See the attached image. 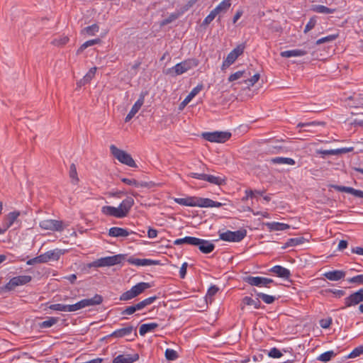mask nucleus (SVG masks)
Returning <instances> with one entry per match:
<instances>
[{"mask_svg": "<svg viewBox=\"0 0 363 363\" xmlns=\"http://www.w3.org/2000/svg\"><path fill=\"white\" fill-rule=\"evenodd\" d=\"M269 271L276 274L279 277L284 279H289L291 275L290 271L288 269L280 265L274 266Z\"/></svg>", "mask_w": 363, "mask_h": 363, "instance_id": "5701e85b", "label": "nucleus"}, {"mask_svg": "<svg viewBox=\"0 0 363 363\" xmlns=\"http://www.w3.org/2000/svg\"><path fill=\"white\" fill-rule=\"evenodd\" d=\"M39 225L44 230L52 231H62L64 229L62 221L57 220H43L40 222Z\"/></svg>", "mask_w": 363, "mask_h": 363, "instance_id": "f8f14e48", "label": "nucleus"}, {"mask_svg": "<svg viewBox=\"0 0 363 363\" xmlns=\"http://www.w3.org/2000/svg\"><path fill=\"white\" fill-rule=\"evenodd\" d=\"M69 177L72 179V182L73 184H77L79 181V178L77 176V168L74 164H71L69 167Z\"/></svg>", "mask_w": 363, "mask_h": 363, "instance_id": "79ce46f5", "label": "nucleus"}, {"mask_svg": "<svg viewBox=\"0 0 363 363\" xmlns=\"http://www.w3.org/2000/svg\"><path fill=\"white\" fill-rule=\"evenodd\" d=\"M269 149L273 153H280L283 152L286 150V147L281 145H271L269 146Z\"/></svg>", "mask_w": 363, "mask_h": 363, "instance_id": "5fc2aeb1", "label": "nucleus"}, {"mask_svg": "<svg viewBox=\"0 0 363 363\" xmlns=\"http://www.w3.org/2000/svg\"><path fill=\"white\" fill-rule=\"evenodd\" d=\"M45 253L47 255L48 261L57 260L61 255L60 252L57 250L48 251Z\"/></svg>", "mask_w": 363, "mask_h": 363, "instance_id": "a18cd8bd", "label": "nucleus"}, {"mask_svg": "<svg viewBox=\"0 0 363 363\" xmlns=\"http://www.w3.org/2000/svg\"><path fill=\"white\" fill-rule=\"evenodd\" d=\"M363 354V345L354 348L347 356L348 358H354Z\"/></svg>", "mask_w": 363, "mask_h": 363, "instance_id": "603ef678", "label": "nucleus"}, {"mask_svg": "<svg viewBox=\"0 0 363 363\" xmlns=\"http://www.w3.org/2000/svg\"><path fill=\"white\" fill-rule=\"evenodd\" d=\"M32 280L31 276L22 275L13 277L5 285L4 289L6 291H12L18 286H22L29 283Z\"/></svg>", "mask_w": 363, "mask_h": 363, "instance_id": "1a4fd4ad", "label": "nucleus"}, {"mask_svg": "<svg viewBox=\"0 0 363 363\" xmlns=\"http://www.w3.org/2000/svg\"><path fill=\"white\" fill-rule=\"evenodd\" d=\"M331 187L338 191L346 192L348 194H351L356 197L363 198V191L355 189L350 186H345L331 185Z\"/></svg>", "mask_w": 363, "mask_h": 363, "instance_id": "a211bd4d", "label": "nucleus"}, {"mask_svg": "<svg viewBox=\"0 0 363 363\" xmlns=\"http://www.w3.org/2000/svg\"><path fill=\"white\" fill-rule=\"evenodd\" d=\"M326 292H330L333 293L336 297L340 298L343 296L345 294V291L343 290L340 289H327L325 290Z\"/></svg>", "mask_w": 363, "mask_h": 363, "instance_id": "0e129e2a", "label": "nucleus"}, {"mask_svg": "<svg viewBox=\"0 0 363 363\" xmlns=\"http://www.w3.org/2000/svg\"><path fill=\"white\" fill-rule=\"evenodd\" d=\"M198 65V62L194 59H189L180 63L177 64L175 66L167 69L164 73L172 77L182 74L188 70L196 67Z\"/></svg>", "mask_w": 363, "mask_h": 363, "instance_id": "f03ea898", "label": "nucleus"}, {"mask_svg": "<svg viewBox=\"0 0 363 363\" xmlns=\"http://www.w3.org/2000/svg\"><path fill=\"white\" fill-rule=\"evenodd\" d=\"M323 276L330 281H339L345 277V272L334 270L325 272Z\"/></svg>", "mask_w": 363, "mask_h": 363, "instance_id": "412c9836", "label": "nucleus"}, {"mask_svg": "<svg viewBox=\"0 0 363 363\" xmlns=\"http://www.w3.org/2000/svg\"><path fill=\"white\" fill-rule=\"evenodd\" d=\"M102 301V296L99 294H96L91 298H84L74 304L66 305L67 312H74L86 307L99 305Z\"/></svg>", "mask_w": 363, "mask_h": 363, "instance_id": "7ed1b4c3", "label": "nucleus"}, {"mask_svg": "<svg viewBox=\"0 0 363 363\" xmlns=\"http://www.w3.org/2000/svg\"><path fill=\"white\" fill-rule=\"evenodd\" d=\"M157 327L158 324L156 323L142 324L139 329V333L141 336H144L146 333L152 332Z\"/></svg>", "mask_w": 363, "mask_h": 363, "instance_id": "cd10ccee", "label": "nucleus"}, {"mask_svg": "<svg viewBox=\"0 0 363 363\" xmlns=\"http://www.w3.org/2000/svg\"><path fill=\"white\" fill-rule=\"evenodd\" d=\"M203 138L212 143H225L231 137V133L229 132H207L202 134Z\"/></svg>", "mask_w": 363, "mask_h": 363, "instance_id": "423d86ee", "label": "nucleus"}, {"mask_svg": "<svg viewBox=\"0 0 363 363\" xmlns=\"http://www.w3.org/2000/svg\"><path fill=\"white\" fill-rule=\"evenodd\" d=\"M308 52L302 49H295L291 50L283 51L280 53L282 57H301L306 55Z\"/></svg>", "mask_w": 363, "mask_h": 363, "instance_id": "b1692460", "label": "nucleus"}, {"mask_svg": "<svg viewBox=\"0 0 363 363\" xmlns=\"http://www.w3.org/2000/svg\"><path fill=\"white\" fill-rule=\"evenodd\" d=\"M132 233L125 228L113 227L109 229L108 235L113 238L127 237Z\"/></svg>", "mask_w": 363, "mask_h": 363, "instance_id": "4be33fe9", "label": "nucleus"}, {"mask_svg": "<svg viewBox=\"0 0 363 363\" xmlns=\"http://www.w3.org/2000/svg\"><path fill=\"white\" fill-rule=\"evenodd\" d=\"M337 37H338V34L329 35L328 36L321 38L318 39V40H316L315 45H320L322 43L332 42V41L335 40V39H337Z\"/></svg>", "mask_w": 363, "mask_h": 363, "instance_id": "37998d69", "label": "nucleus"}, {"mask_svg": "<svg viewBox=\"0 0 363 363\" xmlns=\"http://www.w3.org/2000/svg\"><path fill=\"white\" fill-rule=\"evenodd\" d=\"M311 10L316 13L325 14L333 13L335 11L334 9H330L323 5H313Z\"/></svg>", "mask_w": 363, "mask_h": 363, "instance_id": "7c9ffc66", "label": "nucleus"}, {"mask_svg": "<svg viewBox=\"0 0 363 363\" xmlns=\"http://www.w3.org/2000/svg\"><path fill=\"white\" fill-rule=\"evenodd\" d=\"M218 291V288L216 286H211L206 294V300L210 298V301H212V297Z\"/></svg>", "mask_w": 363, "mask_h": 363, "instance_id": "6e6d98bb", "label": "nucleus"}, {"mask_svg": "<svg viewBox=\"0 0 363 363\" xmlns=\"http://www.w3.org/2000/svg\"><path fill=\"white\" fill-rule=\"evenodd\" d=\"M110 151L112 155L120 162L130 167H136V163L130 154L124 150L118 149L116 145L110 146Z\"/></svg>", "mask_w": 363, "mask_h": 363, "instance_id": "20e7f679", "label": "nucleus"}, {"mask_svg": "<svg viewBox=\"0 0 363 363\" xmlns=\"http://www.w3.org/2000/svg\"><path fill=\"white\" fill-rule=\"evenodd\" d=\"M336 355V353H335L333 350L327 351L323 354H321L317 359L323 362H327L330 361L333 357Z\"/></svg>", "mask_w": 363, "mask_h": 363, "instance_id": "58836bf2", "label": "nucleus"}, {"mask_svg": "<svg viewBox=\"0 0 363 363\" xmlns=\"http://www.w3.org/2000/svg\"><path fill=\"white\" fill-rule=\"evenodd\" d=\"M203 181H206L213 184L220 186L225 183V177H220V176L216 177V176L205 174V177H204Z\"/></svg>", "mask_w": 363, "mask_h": 363, "instance_id": "bb28decb", "label": "nucleus"}, {"mask_svg": "<svg viewBox=\"0 0 363 363\" xmlns=\"http://www.w3.org/2000/svg\"><path fill=\"white\" fill-rule=\"evenodd\" d=\"M157 298V297L156 296L147 298L138 302V303H136L135 304L136 307L138 311H140V310L143 309L144 308H145L146 306L152 304Z\"/></svg>", "mask_w": 363, "mask_h": 363, "instance_id": "72a5a7b5", "label": "nucleus"}, {"mask_svg": "<svg viewBox=\"0 0 363 363\" xmlns=\"http://www.w3.org/2000/svg\"><path fill=\"white\" fill-rule=\"evenodd\" d=\"M101 42L100 38H96L93 40H89L84 43L80 48L77 50V53L80 54L82 53L86 48H87L89 46L94 45L96 44H98Z\"/></svg>", "mask_w": 363, "mask_h": 363, "instance_id": "c9c22d12", "label": "nucleus"}, {"mask_svg": "<svg viewBox=\"0 0 363 363\" xmlns=\"http://www.w3.org/2000/svg\"><path fill=\"white\" fill-rule=\"evenodd\" d=\"M68 40H69L68 37L63 36L59 39H55L54 41L52 42V43L54 45H62L66 44L68 42Z\"/></svg>", "mask_w": 363, "mask_h": 363, "instance_id": "69168bd1", "label": "nucleus"}, {"mask_svg": "<svg viewBox=\"0 0 363 363\" xmlns=\"http://www.w3.org/2000/svg\"><path fill=\"white\" fill-rule=\"evenodd\" d=\"M218 14V13L215 9H213L210 12V13L205 18V19L203 21V24L208 25L209 23H211Z\"/></svg>", "mask_w": 363, "mask_h": 363, "instance_id": "de8ad7c7", "label": "nucleus"}, {"mask_svg": "<svg viewBox=\"0 0 363 363\" xmlns=\"http://www.w3.org/2000/svg\"><path fill=\"white\" fill-rule=\"evenodd\" d=\"M99 30V27L97 24L94 23L90 26H87L84 29V31L86 32L89 35H94Z\"/></svg>", "mask_w": 363, "mask_h": 363, "instance_id": "c03bdc74", "label": "nucleus"}, {"mask_svg": "<svg viewBox=\"0 0 363 363\" xmlns=\"http://www.w3.org/2000/svg\"><path fill=\"white\" fill-rule=\"evenodd\" d=\"M139 359V354L138 353L127 354H119L116 357L112 363H133Z\"/></svg>", "mask_w": 363, "mask_h": 363, "instance_id": "dca6fc26", "label": "nucleus"}, {"mask_svg": "<svg viewBox=\"0 0 363 363\" xmlns=\"http://www.w3.org/2000/svg\"><path fill=\"white\" fill-rule=\"evenodd\" d=\"M319 154L323 155H337V149L335 150H319L318 151Z\"/></svg>", "mask_w": 363, "mask_h": 363, "instance_id": "774afa93", "label": "nucleus"}, {"mask_svg": "<svg viewBox=\"0 0 363 363\" xmlns=\"http://www.w3.org/2000/svg\"><path fill=\"white\" fill-rule=\"evenodd\" d=\"M58 320H59L58 318L49 317L48 318V320L39 323V327L40 328H50V327L53 326L55 324H56L58 322Z\"/></svg>", "mask_w": 363, "mask_h": 363, "instance_id": "e433bc0d", "label": "nucleus"}, {"mask_svg": "<svg viewBox=\"0 0 363 363\" xmlns=\"http://www.w3.org/2000/svg\"><path fill=\"white\" fill-rule=\"evenodd\" d=\"M350 283H357L359 284H363V274H359L355 277H353L348 279Z\"/></svg>", "mask_w": 363, "mask_h": 363, "instance_id": "680f3d73", "label": "nucleus"}, {"mask_svg": "<svg viewBox=\"0 0 363 363\" xmlns=\"http://www.w3.org/2000/svg\"><path fill=\"white\" fill-rule=\"evenodd\" d=\"M20 214L19 211H13L9 213L4 218V223L2 224L3 227L7 230L17 220Z\"/></svg>", "mask_w": 363, "mask_h": 363, "instance_id": "aec40b11", "label": "nucleus"}, {"mask_svg": "<svg viewBox=\"0 0 363 363\" xmlns=\"http://www.w3.org/2000/svg\"><path fill=\"white\" fill-rule=\"evenodd\" d=\"M184 243L195 246L197 238L186 236L184 238Z\"/></svg>", "mask_w": 363, "mask_h": 363, "instance_id": "338daca9", "label": "nucleus"}, {"mask_svg": "<svg viewBox=\"0 0 363 363\" xmlns=\"http://www.w3.org/2000/svg\"><path fill=\"white\" fill-rule=\"evenodd\" d=\"M256 294L259 298H261L267 304L272 303L276 299L274 296L266 294L257 293Z\"/></svg>", "mask_w": 363, "mask_h": 363, "instance_id": "a19ab883", "label": "nucleus"}, {"mask_svg": "<svg viewBox=\"0 0 363 363\" xmlns=\"http://www.w3.org/2000/svg\"><path fill=\"white\" fill-rule=\"evenodd\" d=\"M268 355L272 358H279L282 356V353L277 348L273 347L268 352Z\"/></svg>", "mask_w": 363, "mask_h": 363, "instance_id": "052dcab7", "label": "nucleus"}, {"mask_svg": "<svg viewBox=\"0 0 363 363\" xmlns=\"http://www.w3.org/2000/svg\"><path fill=\"white\" fill-rule=\"evenodd\" d=\"M244 48L245 47L242 45H239L234 48L223 61L222 69H225L233 64L238 57L243 53Z\"/></svg>", "mask_w": 363, "mask_h": 363, "instance_id": "9d476101", "label": "nucleus"}, {"mask_svg": "<svg viewBox=\"0 0 363 363\" xmlns=\"http://www.w3.org/2000/svg\"><path fill=\"white\" fill-rule=\"evenodd\" d=\"M195 246H197L199 250L204 254H208L215 249L213 243L209 240L197 238Z\"/></svg>", "mask_w": 363, "mask_h": 363, "instance_id": "2eb2a0df", "label": "nucleus"}, {"mask_svg": "<svg viewBox=\"0 0 363 363\" xmlns=\"http://www.w3.org/2000/svg\"><path fill=\"white\" fill-rule=\"evenodd\" d=\"M151 287V285L147 282H140L133 286L131 289L133 290L134 294L136 296L142 294L145 290Z\"/></svg>", "mask_w": 363, "mask_h": 363, "instance_id": "c85d7f7f", "label": "nucleus"}, {"mask_svg": "<svg viewBox=\"0 0 363 363\" xmlns=\"http://www.w3.org/2000/svg\"><path fill=\"white\" fill-rule=\"evenodd\" d=\"M242 303L247 306H252L255 308H259L261 305L258 297L256 299H253L249 296L244 297L242 300Z\"/></svg>", "mask_w": 363, "mask_h": 363, "instance_id": "473e14b6", "label": "nucleus"}, {"mask_svg": "<svg viewBox=\"0 0 363 363\" xmlns=\"http://www.w3.org/2000/svg\"><path fill=\"white\" fill-rule=\"evenodd\" d=\"M316 24V19L315 18L313 17L311 18L308 23L306 25V27L304 28V33H306L311 30H312Z\"/></svg>", "mask_w": 363, "mask_h": 363, "instance_id": "4d7b16f0", "label": "nucleus"}, {"mask_svg": "<svg viewBox=\"0 0 363 363\" xmlns=\"http://www.w3.org/2000/svg\"><path fill=\"white\" fill-rule=\"evenodd\" d=\"M230 0H223L214 9L219 13L226 11L230 7Z\"/></svg>", "mask_w": 363, "mask_h": 363, "instance_id": "ea45409f", "label": "nucleus"}, {"mask_svg": "<svg viewBox=\"0 0 363 363\" xmlns=\"http://www.w3.org/2000/svg\"><path fill=\"white\" fill-rule=\"evenodd\" d=\"M247 235L246 230H239L237 231L227 230L226 232L220 233V239L228 242H240Z\"/></svg>", "mask_w": 363, "mask_h": 363, "instance_id": "0eeeda50", "label": "nucleus"}, {"mask_svg": "<svg viewBox=\"0 0 363 363\" xmlns=\"http://www.w3.org/2000/svg\"><path fill=\"white\" fill-rule=\"evenodd\" d=\"M259 77H260L259 74L256 73L251 78L244 80V82L248 86H252L254 84H255L258 82Z\"/></svg>", "mask_w": 363, "mask_h": 363, "instance_id": "864d4df0", "label": "nucleus"}, {"mask_svg": "<svg viewBox=\"0 0 363 363\" xmlns=\"http://www.w3.org/2000/svg\"><path fill=\"white\" fill-rule=\"evenodd\" d=\"M203 88V84H198L196 87H194L190 93L186 96V97L184 99V100L180 104L179 108L180 109L185 107L191 101V99L196 96Z\"/></svg>", "mask_w": 363, "mask_h": 363, "instance_id": "6ab92c4d", "label": "nucleus"}, {"mask_svg": "<svg viewBox=\"0 0 363 363\" xmlns=\"http://www.w3.org/2000/svg\"><path fill=\"white\" fill-rule=\"evenodd\" d=\"M49 308L51 310H54V311L67 312V307H66V305H65V304H61V303L52 304L49 306Z\"/></svg>", "mask_w": 363, "mask_h": 363, "instance_id": "bf43d9fd", "label": "nucleus"}, {"mask_svg": "<svg viewBox=\"0 0 363 363\" xmlns=\"http://www.w3.org/2000/svg\"><path fill=\"white\" fill-rule=\"evenodd\" d=\"M128 340L132 341L134 340L135 337H137L138 335L136 333L135 328L132 325H128L125 328L118 329L113 331L111 334H110L108 337H112L116 338H121L124 337H130Z\"/></svg>", "mask_w": 363, "mask_h": 363, "instance_id": "6e6552de", "label": "nucleus"}, {"mask_svg": "<svg viewBox=\"0 0 363 363\" xmlns=\"http://www.w3.org/2000/svg\"><path fill=\"white\" fill-rule=\"evenodd\" d=\"M271 162L273 164H281L288 165H294L296 163L295 160L292 158L282 157L272 158L271 160Z\"/></svg>", "mask_w": 363, "mask_h": 363, "instance_id": "c756f323", "label": "nucleus"}, {"mask_svg": "<svg viewBox=\"0 0 363 363\" xmlns=\"http://www.w3.org/2000/svg\"><path fill=\"white\" fill-rule=\"evenodd\" d=\"M138 308L136 307V305L134 304L133 306H128L126 308H125L122 312V315H132L136 311H138Z\"/></svg>", "mask_w": 363, "mask_h": 363, "instance_id": "13d9d810", "label": "nucleus"}, {"mask_svg": "<svg viewBox=\"0 0 363 363\" xmlns=\"http://www.w3.org/2000/svg\"><path fill=\"white\" fill-rule=\"evenodd\" d=\"M244 281L251 286L258 287H269V284L274 282L273 279L262 277L248 276L244 278Z\"/></svg>", "mask_w": 363, "mask_h": 363, "instance_id": "9b49d317", "label": "nucleus"}, {"mask_svg": "<svg viewBox=\"0 0 363 363\" xmlns=\"http://www.w3.org/2000/svg\"><path fill=\"white\" fill-rule=\"evenodd\" d=\"M179 15L177 13H171L167 18H164L161 22V26H166L179 18Z\"/></svg>", "mask_w": 363, "mask_h": 363, "instance_id": "8fccbe9b", "label": "nucleus"}, {"mask_svg": "<svg viewBox=\"0 0 363 363\" xmlns=\"http://www.w3.org/2000/svg\"><path fill=\"white\" fill-rule=\"evenodd\" d=\"M134 205V199L132 197H127L118 206L121 218L128 216L130 210Z\"/></svg>", "mask_w": 363, "mask_h": 363, "instance_id": "4468645a", "label": "nucleus"}, {"mask_svg": "<svg viewBox=\"0 0 363 363\" xmlns=\"http://www.w3.org/2000/svg\"><path fill=\"white\" fill-rule=\"evenodd\" d=\"M250 73H247L245 70L242 71H238L232 74H230L228 77L229 82H233L235 80H238L242 77H247Z\"/></svg>", "mask_w": 363, "mask_h": 363, "instance_id": "4c0bfd02", "label": "nucleus"}, {"mask_svg": "<svg viewBox=\"0 0 363 363\" xmlns=\"http://www.w3.org/2000/svg\"><path fill=\"white\" fill-rule=\"evenodd\" d=\"M174 201L180 205L186 206H199L201 208L216 207L219 208L223 203L214 201L207 198H200L196 196H188L186 198H175Z\"/></svg>", "mask_w": 363, "mask_h": 363, "instance_id": "f257e3e1", "label": "nucleus"}, {"mask_svg": "<svg viewBox=\"0 0 363 363\" xmlns=\"http://www.w3.org/2000/svg\"><path fill=\"white\" fill-rule=\"evenodd\" d=\"M305 239L303 237L290 238L287 240V242L283 246V248H286L288 247L296 246L298 245H301L304 242Z\"/></svg>", "mask_w": 363, "mask_h": 363, "instance_id": "f704fd0d", "label": "nucleus"}, {"mask_svg": "<svg viewBox=\"0 0 363 363\" xmlns=\"http://www.w3.org/2000/svg\"><path fill=\"white\" fill-rule=\"evenodd\" d=\"M121 181L128 185L139 186V182L134 179L122 178Z\"/></svg>", "mask_w": 363, "mask_h": 363, "instance_id": "e2e57ef3", "label": "nucleus"}, {"mask_svg": "<svg viewBox=\"0 0 363 363\" xmlns=\"http://www.w3.org/2000/svg\"><path fill=\"white\" fill-rule=\"evenodd\" d=\"M363 301V288L345 298V308L356 306Z\"/></svg>", "mask_w": 363, "mask_h": 363, "instance_id": "ddd939ff", "label": "nucleus"}, {"mask_svg": "<svg viewBox=\"0 0 363 363\" xmlns=\"http://www.w3.org/2000/svg\"><path fill=\"white\" fill-rule=\"evenodd\" d=\"M128 262L132 264H135L136 266H148L157 264L158 262L149 259H136V258H129Z\"/></svg>", "mask_w": 363, "mask_h": 363, "instance_id": "393cba45", "label": "nucleus"}, {"mask_svg": "<svg viewBox=\"0 0 363 363\" xmlns=\"http://www.w3.org/2000/svg\"><path fill=\"white\" fill-rule=\"evenodd\" d=\"M145 101V97L143 95H140L137 101L134 104L130 112L128 113L125 118V122L130 121L134 116L138 112L140 109L141 106L143 105Z\"/></svg>", "mask_w": 363, "mask_h": 363, "instance_id": "f3484780", "label": "nucleus"}, {"mask_svg": "<svg viewBox=\"0 0 363 363\" xmlns=\"http://www.w3.org/2000/svg\"><path fill=\"white\" fill-rule=\"evenodd\" d=\"M96 72V67H91L86 75L83 77L84 81L88 84L94 77Z\"/></svg>", "mask_w": 363, "mask_h": 363, "instance_id": "49530a36", "label": "nucleus"}, {"mask_svg": "<svg viewBox=\"0 0 363 363\" xmlns=\"http://www.w3.org/2000/svg\"><path fill=\"white\" fill-rule=\"evenodd\" d=\"M124 259L123 255H116L98 259L89 264V267H111L122 262Z\"/></svg>", "mask_w": 363, "mask_h": 363, "instance_id": "39448f33", "label": "nucleus"}, {"mask_svg": "<svg viewBox=\"0 0 363 363\" xmlns=\"http://www.w3.org/2000/svg\"><path fill=\"white\" fill-rule=\"evenodd\" d=\"M165 357L167 359L173 361L178 357L177 352L172 349H167L165 351Z\"/></svg>", "mask_w": 363, "mask_h": 363, "instance_id": "3c124183", "label": "nucleus"}, {"mask_svg": "<svg viewBox=\"0 0 363 363\" xmlns=\"http://www.w3.org/2000/svg\"><path fill=\"white\" fill-rule=\"evenodd\" d=\"M135 296L134 294L133 290L130 289V290L123 293L120 296L121 301H128L133 298H135Z\"/></svg>", "mask_w": 363, "mask_h": 363, "instance_id": "09e8293b", "label": "nucleus"}, {"mask_svg": "<svg viewBox=\"0 0 363 363\" xmlns=\"http://www.w3.org/2000/svg\"><path fill=\"white\" fill-rule=\"evenodd\" d=\"M101 212L106 216L121 218L118 207L105 206L102 207Z\"/></svg>", "mask_w": 363, "mask_h": 363, "instance_id": "a878e982", "label": "nucleus"}, {"mask_svg": "<svg viewBox=\"0 0 363 363\" xmlns=\"http://www.w3.org/2000/svg\"><path fill=\"white\" fill-rule=\"evenodd\" d=\"M267 225L271 230L280 231L289 228V225L286 223L272 222L267 223Z\"/></svg>", "mask_w": 363, "mask_h": 363, "instance_id": "2f4dec72", "label": "nucleus"}]
</instances>
